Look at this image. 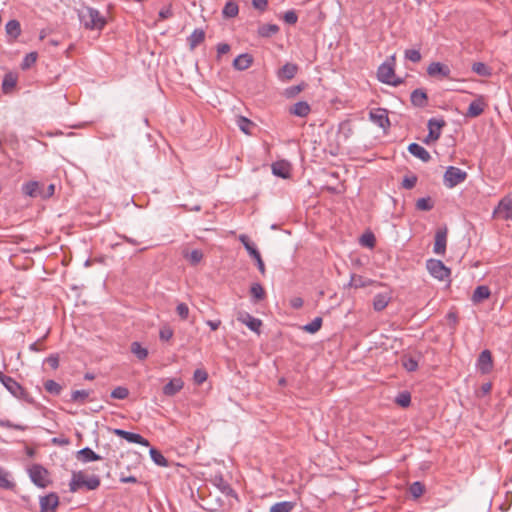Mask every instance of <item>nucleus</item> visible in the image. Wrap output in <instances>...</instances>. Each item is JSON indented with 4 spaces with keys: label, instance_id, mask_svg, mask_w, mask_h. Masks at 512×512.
I'll return each mask as SVG.
<instances>
[{
    "label": "nucleus",
    "instance_id": "nucleus-15",
    "mask_svg": "<svg viewBox=\"0 0 512 512\" xmlns=\"http://www.w3.org/2000/svg\"><path fill=\"white\" fill-rule=\"evenodd\" d=\"M272 173L275 176L286 179L290 176L291 166L285 160L276 161L272 164Z\"/></svg>",
    "mask_w": 512,
    "mask_h": 512
},
{
    "label": "nucleus",
    "instance_id": "nucleus-4",
    "mask_svg": "<svg viewBox=\"0 0 512 512\" xmlns=\"http://www.w3.org/2000/svg\"><path fill=\"white\" fill-rule=\"evenodd\" d=\"M28 474L31 481L40 488H45L50 483L47 469L40 464H33L28 469Z\"/></svg>",
    "mask_w": 512,
    "mask_h": 512
},
{
    "label": "nucleus",
    "instance_id": "nucleus-33",
    "mask_svg": "<svg viewBox=\"0 0 512 512\" xmlns=\"http://www.w3.org/2000/svg\"><path fill=\"white\" fill-rule=\"evenodd\" d=\"M294 507V502L282 501L272 505L269 512H291L294 509Z\"/></svg>",
    "mask_w": 512,
    "mask_h": 512
},
{
    "label": "nucleus",
    "instance_id": "nucleus-22",
    "mask_svg": "<svg viewBox=\"0 0 512 512\" xmlns=\"http://www.w3.org/2000/svg\"><path fill=\"white\" fill-rule=\"evenodd\" d=\"M183 386L184 383L180 378H174L163 387V394L166 396H174L183 388Z\"/></svg>",
    "mask_w": 512,
    "mask_h": 512
},
{
    "label": "nucleus",
    "instance_id": "nucleus-16",
    "mask_svg": "<svg viewBox=\"0 0 512 512\" xmlns=\"http://www.w3.org/2000/svg\"><path fill=\"white\" fill-rule=\"evenodd\" d=\"M485 101L482 96L477 97L474 101L469 104L468 110L465 114L466 117H478L481 115L485 108Z\"/></svg>",
    "mask_w": 512,
    "mask_h": 512
},
{
    "label": "nucleus",
    "instance_id": "nucleus-36",
    "mask_svg": "<svg viewBox=\"0 0 512 512\" xmlns=\"http://www.w3.org/2000/svg\"><path fill=\"white\" fill-rule=\"evenodd\" d=\"M214 483L223 494L228 496V495H232L234 493L231 486L223 479L222 476H216L214 478Z\"/></svg>",
    "mask_w": 512,
    "mask_h": 512
},
{
    "label": "nucleus",
    "instance_id": "nucleus-32",
    "mask_svg": "<svg viewBox=\"0 0 512 512\" xmlns=\"http://www.w3.org/2000/svg\"><path fill=\"white\" fill-rule=\"evenodd\" d=\"M239 7L238 4L232 0H229L224 5L222 10L223 16L227 18H233L238 15Z\"/></svg>",
    "mask_w": 512,
    "mask_h": 512
},
{
    "label": "nucleus",
    "instance_id": "nucleus-38",
    "mask_svg": "<svg viewBox=\"0 0 512 512\" xmlns=\"http://www.w3.org/2000/svg\"><path fill=\"white\" fill-rule=\"evenodd\" d=\"M131 352L139 359V360H144L147 358L148 356V350L144 347H142V345L139 343V342H133L131 344Z\"/></svg>",
    "mask_w": 512,
    "mask_h": 512
},
{
    "label": "nucleus",
    "instance_id": "nucleus-17",
    "mask_svg": "<svg viewBox=\"0 0 512 512\" xmlns=\"http://www.w3.org/2000/svg\"><path fill=\"white\" fill-rule=\"evenodd\" d=\"M391 298H392L391 293L388 291L377 293L373 299L374 310L375 311L384 310L388 306Z\"/></svg>",
    "mask_w": 512,
    "mask_h": 512
},
{
    "label": "nucleus",
    "instance_id": "nucleus-57",
    "mask_svg": "<svg viewBox=\"0 0 512 512\" xmlns=\"http://www.w3.org/2000/svg\"><path fill=\"white\" fill-rule=\"evenodd\" d=\"M159 337L163 341H168L173 337V330L169 327H163L159 332Z\"/></svg>",
    "mask_w": 512,
    "mask_h": 512
},
{
    "label": "nucleus",
    "instance_id": "nucleus-31",
    "mask_svg": "<svg viewBox=\"0 0 512 512\" xmlns=\"http://www.w3.org/2000/svg\"><path fill=\"white\" fill-rule=\"evenodd\" d=\"M5 30L8 36L16 39L21 34L20 23L17 20H10L6 23Z\"/></svg>",
    "mask_w": 512,
    "mask_h": 512
},
{
    "label": "nucleus",
    "instance_id": "nucleus-12",
    "mask_svg": "<svg viewBox=\"0 0 512 512\" xmlns=\"http://www.w3.org/2000/svg\"><path fill=\"white\" fill-rule=\"evenodd\" d=\"M447 244V228H440L435 233L433 252L437 255H444Z\"/></svg>",
    "mask_w": 512,
    "mask_h": 512
},
{
    "label": "nucleus",
    "instance_id": "nucleus-29",
    "mask_svg": "<svg viewBox=\"0 0 512 512\" xmlns=\"http://www.w3.org/2000/svg\"><path fill=\"white\" fill-rule=\"evenodd\" d=\"M290 112L298 117H306L310 112V106L305 101H299L293 105Z\"/></svg>",
    "mask_w": 512,
    "mask_h": 512
},
{
    "label": "nucleus",
    "instance_id": "nucleus-13",
    "mask_svg": "<svg viewBox=\"0 0 512 512\" xmlns=\"http://www.w3.org/2000/svg\"><path fill=\"white\" fill-rule=\"evenodd\" d=\"M427 73L431 77L448 78L451 70L448 65L440 62H432L427 67Z\"/></svg>",
    "mask_w": 512,
    "mask_h": 512
},
{
    "label": "nucleus",
    "instance_id": "nucleus-35",
    "mask_svg": "<svg viewBox=\"0 0 512 512\" xmlns=\"http://www.w3.org/2000/svg\"><path fill=\"white\" fill-rule=\"evenodd\" d=\"M149 454H150L151 459L153 460V462L156 465H158L160 467L168 466L167 459L163 456V454L159 450H157L155 448H151L149 451Z\"/></svg>",
    "mask_w": 512,
    "mask_h": 512
},
{
    "label": "nucleus",
    "instance_id": "nucleus-27",
    "mask_svg": "<svg viewBox=\"0 0 512 512\" xmlns=\"http://www.w3.org/2000/svg\"><path fill=\"white\" fill-rule=\"evenodd\" d=\"M205 39V32L203 29H195L188 37L187 41L191 50L195 49Z\"/></svg>",
    "mask_w": 512,
    "mask_h": 512
},
{
    "label": "nucleus",
    "instance_id": "nucleus-2",
    "mask_svg": "<svg viewBox=\"0 0 512 512\" xmlns=\"http://www.w3.org/2000/svg\"><path fill=\"white\" fill-rule=\"evenodd\" d=\"M394 56L391 61L382 63L377 70V78L380 82L394 87L402 84L403 80L395 75L394 71Z\"/></svg>",
    "mask_w": 512,
    "mask_h": 512
},
{
    "label": "nucleus",
    "instance_id": "nucleus-42",
    "mask_svg": "<svg viewBox=\"0 0 512 512\" xmlns=\"http://www.w3.org/2000/svg\"><path fill=\"white\" fill-rule=\"evenodd\" d=\"M402 366L408 371V372H414L418 368V360L414 359L413 357L409 356H403L401 359Z\"/></svg>",
    "mask_w": 512,
    "mask_h": 512
},
{
    "label": "nucleus",
    "instance_id": "nucleus-37",
    "mask_svg": "<svg viewBox=\"0 0 512 512\" xmlns=\"http://www.w3.org/2000/svg\"><path fill=\"white\" fill-rule=\"evenodd\" d=\"M472 71L479 76L488 77L491 75V69L483 62H475L472 65Z\"/></svg>",
    "mask_w": 512,
    "mask_h": 512
},
{
    "label": "nucleus",
    "instance_id": "nucleus-52",
    "mask_svg": "<svg viewBox=\"0 0 512 512\" xmlns=\"http://www.w3.org/2000/svg\"><path fill=\"white\" fill-rule=\"evenodd\" d=\"M360 243L365 247L373 248L375 245V237L372 233H365L361 236Z\"/></svg>",
    "mask_w": 512,
    "mask_h": 512
},
{
    "label": "nucleus",
    "instance_id": "nucleus-7",
    "mask_svg": "<svg viewBox=\"0 0 512 512\" xmlns=\"http://www.w3.org/2000/svg\"><path fill=\"white\" fill-rule=\"evenodd\" d=\"M238 239L243 244L244 248L249 253V255L256 261L259 271L262 274H264L265 273V265L261 258L260 252L257 250L254 243H252L250 241L249 237L245 234L239 235Z\"/></svg>",
    "mask_w": 512,
    "mask_h": 512
},
{
    "label": "nucleus",
    "instance_id": "nucleus-14",
    "mask_svg": "<svg viewBox=\"0 0 512 512\" xmlns=\"http://www.w3.org/2000/svg\"><path fill=\"white\" fill-rule=\"evenodd\" d=\"M298 72V66L294 63H286L277 71V78L280 81H289L295 77Z\"/></svg>",
    "mask_w": 512,
    "mask_h": 512
},
{
    "label": "nucleus",
    "instance_id": "nucleus-58",
    "mask_svg": "<svg viewBox=\"0 0 512 512\" xmlns=\"http://www.w3.org/2000/svg\"><path fill=\"white\" fill-rule=\"evenodd\" d=\"M284 21L288 24H295L298 20V16L293 10H289L284 14Z\"/></svg>",
    "mask_w": 512,
    "mask_h": 512
},
{
    "label": "nucleus",
    "instance_id": "nucleus-40",
    "mask_svg": "<svg viewBox=\"0 0 512 512\" xmlns=\"http://www.w3.org/2000/svg\"><path fill=\"white\" fill-rule=\"evenodd\" d=\"M184 257L190 262L191 265H197L203 258V253L199 249L192 250L191 252L184 253Z\"/></svg>",
    "mask_w": 512,
    "mask_h": 512
},
{
    "label": "nucleus",
    "instance_id": "nucleus-55",
    "mask_svg": "<svg viewBox=\"0 0 512 512\" xmlns=\"http://www.w3.org/2000/svg\"><path fill=\"white\" fill-rule=\"evenodd\" d=\"M36 60H37L36 53L32 52V53L27 54L23 59L22 68L23 69L29 68L32 64H34L36 62Z\"/></svg>",
    "mask_w": 512,
    "mask_h": 512
},
{
    "label": "nucleus",
    "instance_id": "nucleus-59",
    "mask_svg": "<svg viewBox=\"0 0 512 512\" xmlns=\"http://www.w3.org/2000/svg\"><path fill=\"white\" fill-rule=\"evenodd\" d=\"M416 182H417L416 176L405 177L403 179L402 186L405 189H412L416 185Z\"/></svg>",
    "mask_w": 512,
    "mask_h": 512
},
{
    "label": "nucleus",
    "instance_id": "nucleus-28",
    "mask_svg": "<svg viewBox=\"0 0 512 512\" xmlns=\"http://www.w3.org/2000/svg\"><path fill=\"white\" fill-rule=\"evenodd\" d=\"M22 191L25 195L30 197H37L42 195L40 184L37 181H30L23 184Z\"/></svg>",
    "mask_w": 512,
    "mask_h": 512
},
{
    "label": "nucleus",
    "instance_id": "nucleus-61",
    "mask_svg": "<svg viewBox=\"0 0 512 512\" xmlns=\"http://www.w3.org/2000/svg\"><path fill=\"white\" fill-rule=\"evenodd\" d=\"M252 5L255 9L264 11L267 8L268 0H252Z\"/></svg>",
    "mask_w": 512,
    "mask_h": 512
},
{
    "label": "nucleus",
    "instance_id": "nucleus-8",
    "mask_svg": "<svg viewBox=\"0 0 512 512\" xmlns=\"http://www.w3.org/2000/svg\"><path fill=\"white\" fill-rule=\"evenodd\" d=\"M369 118L374 124H376L380 128H383L384 130H386L390 126L388 112L384 108H377L371 110L369 113Z\"/></svg>",
    "mask_w": 512,
    "mask_h": 512
},
{
    "label": "nucleus",
    "instance_id": "nucleus-41",
    "mask_svg": "<svg viewBox=\"0 0 512 512\" xmlns=\"http://www.w3.org/2000/svg\"><path fill=\"white\" fill-rule=\"evenodd\" d=\"M125 440L130 443H136L142 446H149V441L137 433L128 431Z\"/></svg>",
    "mask_w": 512,
    "mask_h": 512
},
{
    "label": "nucleus",
    "instance_id": "nucleus-21",
    "mask_svg": "<svg viewBox=\"0 0 512 512\" xmlns=\"http://www.w3.org/2000/svg\"><path fill=\"white\" fill-rule=\"evenodd\" d=\"M408 151L423 162H428L431 158L429 152L417 143H411L408 146Z\"/></svg>",
    "mask_w": 512,
    "mask_h": 512
},
{
    "label": "nucleus",
    "instance_id": "nucleus-47",
    "mask_svg": "<svg viewBox=\"0 0 512 512\" xmlns=\"http://www.w3.org/2000/svg\"><path fill=\"white\" fill-rule=\"evenodd\" d=\"M425 487L419 482H413L409 487V492L413 496V498H419L424 493Z\"/></svg>",
    "mask_w": 512,
    "mask_h": 512
},
{
    "label": "nucleus",
    "instance_id": "nucleus-19",
    "mask_svg": "<svg viewBox=\"0 0 512 512\" xmlns=\"http://www.w3.org/2000/svg\"><path fill=\"white\" fill-rule=\"evenodd\" d=\"M444 124L445 123L443 120H436L434 118L430 119L428 121V139H431L433 141L438 140L441 135V128L444 126Z\"/></svg>",
    "mask_w": 512,
    "mask_h": 512
},
{
    "label": "nucleus",
    "instance_id": "nucleus-1",
    "mask_svg": "<svg viewBox=\"0 0 512 512\" xmlns=\"http://www.w3.org/2000/svg\"><path fill=\"white\" fill-rule=\"evenodd\" d=\"M78 18L81 25L86 30H98L101 31L106 25V19L101 15L99 10L90 7L83 6L78 10Z\"/></svg>",
    "mask_w": 512,
    "mask_h": 512
},
{
    "label": "nucleus",
    "instance_id": "nucleus-18",
    "mask_svg": "<svg viewBox=\"0 0 512 512\" xmlns=\"http://www.w3.org/2000/svg\"><path fill=\"white\" fill-rule=\"evenodd\" d=\"M410 100L412 105L418 108H424L428 103V97L425 90L419 88L412 91Z\"/></svg>",
    "mask_w": 512,
    "mask_h": 512
},
{
    "label": "nucleus",
    "instance_id": "nucleus-49",
    "mask_svg": "<svg viewBox=\"0 0 512 512\" xmlns=\"http://www.w3.org/2000/svg\"><path fill=\"white\" fill-rule=\"evenodd\" d=\"M89 395L90 392L88 390H75L71 394V401L84 403Z\"/></svg>",
    "mask_w": 512,
    "mask_h": 512
},
{
    "label": "nucleus",
    "instance_id": "nucleus-64",
    "mask_svg": "<svg viewBox=\"0 0 512 512\" xmlns=\"http://www.w3.org/2000/svg\"><path fill=\"white\" fill-rule=\"evenodd\" d=\"M290 305L294 309H299L303 306V300L300 297H294L293 299H291Z\"/></svg>",
    "mask_w": 512,
    "mask_h": 512
},
{
    "label": "nucleus",
    "instance_id": "nucleus-24",
    "mask_svg": "<svg viewBox=\"0 0 512 512\" xmlns=\"http://www.w3.org/2000/svg\"><path fill=\"white\" fill-rule=\"evenodd\" d=\"M77 458H78V460H80L84 463L98 461V460L102 459V457L100 455L96 454L89 447H85V448H82L81 450H79L77 452Z\"/></svg>",
    "mask_w": 512,
    "mask_h": 512
},
{
    "label": "nucleus",
    "instance_id": "nucleus-3",
    "mask_svg": "<svg viewBox=\"0 0 512 512\" xmlns=\"http://www.w3.org/2000/svg\"><path fill=\"white\" fill-rule=\"evenodd\" d=\"M0 382L17 399L23 400L28 403H32V398L30 397V395L12 377L0 373Z\"/></svg>",
    "mask_w": 512,
    "mask_h": 512
},
{
    "label": "nucleus",
    "instance_id": "nucleus-39",
    "mask_svg": "<svg viewBox=\"0 0 512 512\" xmlns=\"http://www.w3.org/2000/svg\"><path fill=\"white\" fill-rule=\"evenodd\" d=\"M322 326V318L316 317L310 323L303 326V330L307 333L314 334L320 330Z\"/></svg>",
    "mask_w": 512,
    "mask_h": 512
},
{
    "label": "nucleus",
    "instance_id": "nucleus-50",
    "mask_svg": "<svg viewBox=\"0 0 512 512\" xmlns=\"http://www.w3.org/2000/svg\"><path fill=\"white\" fill-rule=\"evenodd\" d=\"M405 58L413 63H418L421 60V53L417 49H407L405 51Z\"/></svg>",
    "mask_w": 512,
    "mask_h": 512
},
{
    "label": "nucleus",
    "instance_id": "nucleus-48",
    "mask_svg": "<svg viewBox=\"0 0 512 512\" xmlns=\"http://www.w3.org/2000/svg\"><path fill=\"white\" fill-rule=\"evenodd\" d=\"M129 395V390L124 386H118L111 392V397L114 399L123 400Z\"/></svg>",
    "mask_w": 512,
    "mask_h": 512
},
{
    "label": "nucleus",
    "instance_id": "nucleus-26",
    "mask_svg": "<svg viewBox=\"0 0 512 512\" xmlns=\"http://www.w3.org/2000/svg\"><path fill=\"white\" fill-rule=\"evenodd\" d=\"M86 477L85 475L79 471V472H73L71 481L69 483V490L70 492H76L81 487L85 486Z\"/></svg>",
    "mask_w": 512,
    "mask_h": 512
},
{
    "label": "nucleus",
    "instance_id": "nucleus-34",
    "mask_svg": "<svg viewBox=\"0 0 512 512\" xmlns=\"http://www.w3.org/2000/svg\"><path fill=\"white\" fill-rule=\"evenodd\" d=\"M279 31V27L278 25L276 24H264L262 26L259 27L258 29V34L261 36V37H271L273 35H275L276 33H278Z\"/></svg>",
    "mask_w": 512,
    "mask_h": 512
},
{
    "label": "nucleus",
    "instance_id": "nucleus-54",
    "mask_svg": "<svg viewBox=\"0 0 512 512\" xmlns=\"http://www.w3.org/2000/svg\"><path fill=\"white\" fill-rule=\"evenodd\" d=\"M208 374L205 370L197 369L194 371L193 379L197 384H202L207 380Z\"/></svg>",
    "mask_w": 512,
    "mask_h": 512
},
{
    "label": "nucleus",
    "instance_id": "nucleus-51",
    "mask_svg": "<svg viewBox=\"0 0 512 512\" xmlns=\"http://www.w3.org/2000/svg\"><path fill=\"white\" fill-rule=\"evenodd\" d=\"M395 402L401 407H407L410 405L411 396L408 392H402L396 397Z\"/></svg>",
    "mask_w": 512,
    "mask_h": 512
},
{
    "label": "nucleus",
    "instance_id": "nucleus-60",
    "mask_svg": "<svg viewBox=\"0 0 512 512\" xmlns=\"http://www.w3.org/2000/svg\"><path fill=\"white\" fill-rule=\"evenodd\" d=\"M45 362L52 368L57 369L59 366V357L56 354H52L46 358Z\"/></svg>",
    "mask_w": 512,
    "mask_h": 512
},
{
    "label": "nucleus",
    "instance_id": "nucleus-10",
    "mask_svg": "<svg viewBox=\"0 0 512 512\" xmlns=\"http://www.w3.org/2000/svg\"><path fill=\"white\" fill-rule=\"evenodd\" d=\"M495 217L512 220V199L503 198L493 212Z\"/></svg>",
    "mask_w": 512,
    "mask_h": 512
},
{
    "label": "nucleus",
    "instance_id": "nucleus-43",
    "mask_svg": "<svg viewBox=\"0 0 512 512\" xmlns=\"http://www.w3.org/2000/svg\"><path fill=\"white\" fill-rule=\"evenodd\" d=\"M250 293L255 301H260L265 297L264 288L260 283H253L250 287Z\"/></svg>",
    "mask_w": 512,
    "mask_h": 512
},
{
    "label": "nucleus",
    "instance_id": "nucleus-23",
    "mask_svg": "<svg viewBox=\"0 0 512 512\" xmlns=\"http://www.w3.org/2000/svg\"><path fill=\"white\" fill-rule=\"evenodd\" d=\"M253 62V58L251 55L244 53L237 56L233 61V67L236 70L244 71L248 69Z\"/></svg>",
    "mask_w": 512,
    "mask_h": 512
},
{
    "label": "nucleus",
    "instance_id": "nucleus-56",
    "mask_svg": "<svg viewBox=\"0 0 512 512\" xmlns=\"http://www.w3.org/2000/svg\"><path fill=\"white\" fill-rule=\"evenodd\" d=\"M176 312L183 320L187 319L189 316V308L185 303H179L176 307Z\"/></svg>",
    "mask_w": 512,
    "mask_h": 512
},
{
    "label": "nucleus",
    "instance_id": "nucleus-44",
    "mask_svg": "<svg viewBox=\"0 0 512 512\" xmlns=\"http://www.w3.org/2000/svg\"><path fill=\"white\" fill-rule=\"evenodd\" d=\"M237 126L239 127V129L247 134V135H250L251 134V131H250V127L253 126V123L252 121H250L249 119H247L246 117L244 116H239L237 118Z\"/></svg>",
    "mask_w": 512,
    "mask_h": 512
},
{
    "label": "nucleus",
    "instance_id": "nucleus-9",
    "mask_svg": "<svg viewBox=\"0 0 512 512\" xmlns=\"http://www.w3.org/2000/svg\"><path fill=\"white\" fill-rule=\"evenodd\" d=\"M40 512H56L59 497L56 493H49L39 499Z\"/></svg>",
    "mask_w": 512,
    "mask_h": 512
},
{
    "label": "nucleus",
    "instance_id": "nucleus-46",
    "mask_svg": "<svg viewBox=\"0 0 512 512\" xmlns=\"http://www.w3.org/2000/svg\"><path fill=\"white\" fill-rule=\"evenodd\" d=\"M44 388L47 392L53 395H59L62 390L61 385L54 380H47L44 383Z\"/></svg>",
    "mask_w": 512,
    "mask_h": 512
},
{
    "label": "nucleus",
    "instance_id": "nucleus-25",
    "mask_svg": "<svg viewBox=\"0 0 512 512\" xmlns=\"http://www.w3.org/2000/svg\"><path fill=\"white\" fill-rule=\"evenodd\" d=\"M15 487L12 475L9 471L0 466V488L12 490Z\"/></svg>",
    "mask_w": 512,
    "mask_h": 512
},
{
    "label": "nucleus",
    "instance_id": "nucleus-63",
    "mask_svg": "<svg viewBox=\"0 0 512 512\" xmlns=\"http://www.w3.org/2000/svg\"><path fill=\"white\" fill-rule=\"evenodd\" d=\"M171 16H172V9H171V6H168V7L162 8V9L159 11V18H161V19H167V18H170Z\"/></svg>",
    "mask_w": 512,
    "mask_h": 512
},
{
    "label": "nucleus",
    "instance_id": "nucleus-11",
    "mask_svg": "<svg viewBox=\"0 0 512 512\" xmlns=\"http://www.w3.org/2000/svg\"><path fill=\"white\" fill-rule=\"evenodd\" d=\"M237 320L242 324L246 325L251 331L260 333L262 321L258 318L253 317L248 312L240 311L237 315Z\"/></svg>",
    "mask_w": 512,
    "mask_h": 512
},
{
    "label": "nucleus",
    "instance_id": "nucleus-62",
    "mask_svg": "<svg viewBox=\"0 0 512 512\" xmlns=\"http://www.w3.org/2000/svg\"><path fill=\"white\" fill-rule=\"evenodd\" d=\"M230 51V45H228L227 43H219L217 45V56L218 58L223 55V54H226Z\"/></svg>",
    "mask_w": 512,
    "mask_h": 512
},
{
    "label": "nucleus",
    "instance_id": "nucleus-6",
    "mask_svg": "<svg viewBox=\"0 0 512 512\" xmlns=\"http://www.w3.org/2000/svg\"><path fill=\"white\" fill-rule=\"evenodd\" d=\"M426 268L434 278L444 281L450 276V269L447 268L441 260L429 259L426 262Z\"/></svg>",
    "mask_w": 512,
    "mask_h": 512
},
{
    "label": "nucleus",
    "instance_id": "nucleus-20",
    "mask_svg": "<svg viewBox=\"0 0 512 512\" xmlns=\"http://www.w3.org/2000/svg\"><path fill=\"white\" fill-rule=\"evenodd\" d=\"M477 365L482 373H488L491 370L492 356L489 350H484L480 353Z\"/></svg>",
    "mask_w": 512,
    "mask_h": 512
},
{
    "label": "nucleus",
    "instance_id": "nucleus-53",
    "mask_svg": "<svg viewBox=\"0 0 512 512\" xmlns=\"http://www.w3.org/2000/svg\"><path fill=\"white\" fill-rule=\"evenodd\" d=\"M99 486H100V479H99L98 476L93 475V476H90V477L86 478L85 487L88 490H95Z\"/></svg>",
    "mask_w": 512,
    "mask_h": 512
},
{
    "label": "nucleus",
    "instance_id": "nucleus-5",
    "mask_svg": "<svg viewBox=\"0 0 512 512\" xmlns=\"http://www.w3.org/2000/svg\"><path fill=\"white\" fill-rule=\"evenodd\" d=\"M466 178L467 173L465 171L458 167L449 166L444 173L443 182L447 188H453L464 182Z\"/></svg>",
    "mask_w": 512,
    "mask_h": 512
},
{
    "label": "nucleus",
    "instance_id": "nucleus-30",
    "mask_svg": "<svg viewBox=\"0 0 512 512\" xmlns=\"http://www.w3.org/2000/svg\"><path fill=\"white\" fill-rule=\"evenodd\" d=\"M490 296V290L487 286L481 285L476 287L472 295V301L475 303H480L483 300L487 299Z\"/></svg>",
    "mask_w": 512,
    "mask_h": 512
},
{
    "label": "nucleus",
    "instance_id": "nucleus-45",
    "mask_svg": "<svg viewBox=\"0 0 512 512\" xmlns=\"http://www.w3.org/2000/svg\"><path fill=\"white\" fill-rule=\"evenodd\" d=\"M434 204L430 197H423L417 200L416 208L421 211H430Z\"/></svg>",
    "mask_w": 512,
    "mask_h": 512
}]
</instances>
